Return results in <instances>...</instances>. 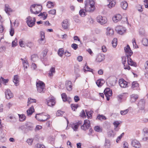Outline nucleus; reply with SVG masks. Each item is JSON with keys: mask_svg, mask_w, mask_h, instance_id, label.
<instances>
[{"mask_svg": "<svg viewBox=\"0 0 148 148\" xmlns=\"http://www.w3.org/2000/svg\"><path fill=\"white\" fill-rule=\"evenodd\" d=\"M85 8L86 11L92 12L95 9V2L93 0H86L84 2Z\"/></svg>", "mask_w": 148, "mask_h": 148, "instance_id": "1", "label": "nucleus"}, {"mask_svg": "<svg viewBox=\"0 0 148 148\" xmlns=\"http://www.w3.org/2000/svg\"><path fill=\"white\" fill-rule=\"evenodd\" d=\"M45 84L41 81H39L36 83V86L38 92L40 93L44 92L45 90Z\"/></svg>", "mask_w": 148, "mask_h": 148, "instance_id": "2", "label": "nucleus"}, {"mask_svg": "<svg viewBox=\"0 0 148 148\" xmlns=\"http://www.w3.org/2000/svg\"><path fill=\"white\" fill-rule=\"evenodd\" d=\"M47 114L45 113H40L36 114L35 116L36 118L38 121H47L50 118V116L48 115L47 117L45 119H42L43 116H47Z\"/></svg>", "mask_w": 148, "mask_h": 148, "instance_id": "3", "label": "nucleus"}, {"mask_svg": "<svg viewBox=\"0 0 148 148\" xmlns=\"http://www.w3.org/2000/svg\"><path fill=\"white\" fill-rule=\"evenodd\" d=\"M90 126V121L88 120H85L84 121L83 124L81 126V129L86 131L88 129Z\"/></svg>", "mask_w": 148, "mask_h": 148, "instance_id": "4", "label": "nucleus"}, {"mask_svg": "<svg viewBox=\"0 0 148 148\" xmlns=\"http://www.w3.org/2000/svg\"><path fill=\"white\" fill-rule=\"evenodd\" d=\"M97 22L101 25L106 24L107 21L106 17H102L101 16H99L97 17Z\"/></svg>", "mask_w": 148, "mask_h": 148, "instance_id": "5", "label": "nucleus"}, {"mask_svg": "<svg viewBox=\"0 0 148 148\" xmlns=\"http://www.w3.org/2000/svg\"><path fill=\"white\" fill-rule=\"evenodd\" d=\"M115 30L119 34L122 35L125 32L126 29L125 27L119 25L116 26Z\"/></svg>", "mask_w": 148, "mask_h": 148, "instance_id": "6", "label": "nucleus"}, {"mask_svg": "<svg viewBox=\"0 0 148 148\" xmlns=\"http://www.w3.org/2000/svg\"><path fill=\"white\" fill-rule=\"evenodd\" d=\"M104 92L106 97L107 100L109 101L110 100V97L112 95V91L110 90L109 88H107L104 90Z\"/></svg>", "mask_w": 148, "mask_h": 148, "instance_id": "7", "label": "nucleus"}, {"mask_svg": "<svg viewBox=\"0 0 148 148\" xmlns=\"http://www.w3.org/2000/svg\"><path fill=\"white\" fill-rule=\"evenodd\" d=\"M55 103V100L53 97L49 98L47 100V104L49 106H54Z\"/></svg>", "mask_w": 148, "mask_h": 148, "instance_id": "8", "label": "nucleus"}, {"mask_svg": "<svg viewBox=\"0 0 148 148\" xmlns=\"http://www.w3.org/2000/svg\"><path fill=\"white\" fill-rule=\"evenodd\" d=\"M5 94L6 99H8L12 98L13 97V93L11 92L10 90L8 89H6Z\"/></svg>", "mask_w": 148, "mask_h": 148, "instance_id": "9", "label": "nucleus"}, {"mask_svg": "<svg viewBox=\"0 0 148 148\" xmlns=\"http://www.w3.org/2000/svg\"><path fill=\"white\" fill-rule=\"evenodd\" d=\"M72 84L71 81H67L65 83V86L66 89L69 91H71L72 89Z\"/></svg>", "mask_w": 148, "mask_h": 148, "instance_id": "10", "label": "nucleus"}, {"mask_svg": "<svg viewBox=\"0 0 148 148\" xmlns=\"http://www.w3.org/2000/svg\"><path fill=\"white\" fill-rule=\"evenodd\" d=\"M124 50L125 52L127 53V55H128L130 57L133 54V52L128 45H127L126 47H125Z\"/></svg>", "mask_w": 148, "mask_h": 148, "instance_id": "11", "label": "nucleus"}, {"mask_svg": "<svg viewBox=\"0 0 148 148\" xmlns=\"http://www.w3.org/2000/svg\"><path fill=\"white\" fill-rule=\"evenodd\" d=\"M119 84L120 86L122 88H126L127 86V82L123 79L119 80Z\"/></svg>", "mask_w": 148, "mask_h": 148, "instance_id": "12", "label": "nucleus"}, {"mask_svg": "<svg viewBox=\"0 0 148 148\" xmlns=\"http://www.w3.org/2000/svg\"><path fill=\"white\" fill-rule=\"evenodd\" d=\"M131 144L133 146L136 148H140L141 147L139 142L136 140H133L132 141Z\"/></svg>", "mask_w": 148, "mask_h": 148, "instance_id": "13", "label": "nucleus"}, {"mask_svg": "<svg viewBox=\"0 0 148 148\" xmlns=\"http://www.w3.org/2000/svg\"><path fill=\"white\" fill-rule=\"evenodd\" d=\"M26 21L28 26L30 27H32L35 24L33 20L32 19L31 17L30 16L27 18Z\"/></svg>", "mask_w": 148, "mask_h": 148, "instance_id": "14", "label": "nucleus"}, {"mask_svg": "<svg viewBox=\"0 0 148 148\" xmlns=\"http://www.w3.org/2000/svg\"><path fill=\"white\" fill-rule=\"evenodd\" d=\"M126 57L127 59V62L128 64L129 65L131 66H134L135 67L137 66V64L136 63L134 62L131 59V58L129 57L128 55H126Z\"/></svg>", "mask_w": 148, "mask_h": 148, "instance_id": "15", "label": "nucleus"}, {"mask_svg": "<svg viewBox=\"0 0 148 148\" xmlns=\"http://www.w3.org/2000/svg\"><path fill=\"white\" fill-rule=\"evenodd\" d=\"M25 128L29 130H32L33 129L34 125L32 123L28 122L25 124Z\"/></svg>", "mask_w": 148, "mask_h": 148, "instance_id": "16", "label": "nucleus"}, {"mask_svg": "<svg viewBox=\"0 0 148 148\" xmlns=\"http://www.w3.org/2000/svg\"><path fill=\"white\" fill-rule=\"evenodd\" d=\"M145 104V100L143 99H141L138 102V106L139 108V109L141 110H143L144 109V106Z\"/></svg>", "mask_w": 148, "mask_h": 148, "instance_id": "17", "label": "nucleus"}, {"mask_svg": "<svg viewBox=\"0 0 148 148\" xmlns=\"http://www.w3.org/2000/svg\"><path fill=\"white\" fill-rule=\"evenodd\" d=\"M122 18L120 14H116L113 17L112 20L115 23H117L120 21Z\"/></svg>", "mask_w": 148, "mask_h": 148, "instance_id": "18", "label": "nucleus"}, {"mask_svg": "<svg viewBox=\"0 0 148 148\" xmlns=\"http://www.w3.org/2000/svg\"><path fill=\"white\" fill-rule=\"evenodd\" d=\"M105 59V56L102 54H99L96 59L97 62H100L103 61Z\"/></svg>", "mask_w": 148, "mask_h": 148, "instance_id": "19", "label": "nucleus"}, {"mask_svg": "<svg viewBox=\"0 0 148 148\" xmlns=\"http://www.w3.org/2000/svg\"><path fill=\"white\" fill-rule=\"evenodd\" d=\"M68 20L66 19L63 21L62 23V27L64 29H67L69 25Z\"/></svg>", "mask_w": 148, "mask_h": 148, "instance_id": "20", "label": "nucleus"}, {"mask_svg": "<svg viewBox=\"0 0 148 148\" xmlns=\"http://www.w3.org/2000/svg\"><path fill=\"white\" fill-rule=\"evenodd\" d=\"M34 106H32L27 111V115L29 116L32 114L34 112Z\"/></svg>", "mask_w": 148, "mask_h": 148, "instance_id": "21", "label": "nucleus"}, {"mask_svg": "<svg viewBox=\"0 0 148 148\" xmlns=\"http://www.w3.org/2000/svg\"><path fill=\"white\" fill-rule=\"evenodd\" d=\"M107 32L106 34L107 35L111 36L113 35L114 34V31L112 28L108 27L107 28Z\"/></svg>", "mask_w": 148, "mask_h": 148, "instance_id": "22", "label": "nucleus"}, {"mask_svg": "<svg viewBox=\"0 0 148 148\" xmlns=\"http://www.w3.org/2000/svg\"><path fill=\"white\" fill-rule=\"evenodd\" d=\"M55 73V69L54 67H52L49 71V73H48V76L50 77H52L53 74Z\"/></svg>", "mask_w": 148, "mask_h": 148, "instance_id": "23", "label": "nucleus"}, {"mask_svg": "<svg viewBox=\"0 0 148 148\" xmlns=\"http://www.w3.org/2000/svg\"><path fill=\"white\" fill-rule=\"evenodd\" d=\"M138 85L136 82H134L132 84V88L133 90L137 89L139 87Z\"/></svg>", "mask_w": 148, "mask_h": 148, "instance_id": "24", "label": "nucleus"}, {"mask_svg": "<svg viewBox=\"0 0 148 148\" xmlns=\"http://www.w3.org/2000/svg\"><path fill=\"white\" fill-rule=\"evenodd\" d=\"M138 98V96L137 95L132 94L131 95L130 101L132 102H134Z\"/></svg>", "mask_w": 148, "mask_h": 148, "instance_id": "25", "label": "nucleus"}, {"mask_svg": "<svg viewBox=\"0 0 148 148\" xmlns=\"http://www.w3.org/2000/svg\"><path fill=\"white\" fill-rule=\"evenodd\" d=\"M121 5L123 9L126 10L128 6V4L126 1H124L121 2Z\"/></svg>", "mask_w": 148, "mask_h": 148, "instance_id": "26", "label": "nucleus"}, {"mask_svg": "<svg viewBox=\"0 0 148 148\" xmlns=\"http://www.w3.org/2000/svg\"><path fill=\"white\" fill-rule=\"evenodd\" d=\"M110 145V140L107 139H105V142L104 144L105 148H109Z\"/></svg>", "mask_w": 148, "mask_h": 148, "instance_id": "27", "label": "nucleus"}, {"mask_svg": "<svg viewBox=\"0 0 148 148\" xmlns=\"http://www.w3.org/2000/svg\"><path fill=\"white\" fill-rule=\"evenodd\" d=\"M18 76L17 75H15L14 76V78L13 80V82L14 83L15 85L16 86H18Z\"/></svg>", "mask_w": 148, "mask_h": 148, "instance_id": "28", "label": "nucleus"}, {"mask_svg": "<svg viewBox=\"0 0 148 148\" xmlns=\"http://www.w3.org/2000/svg\"><path fill=\"white\" fill-rule=\"evenodd\" d=\"M85 112L88 118L91 119L92 118V114L93 112L92 111H89L87 110H85Z\"/></svg>", "mask_w": 148, "mask_h": 148, "instance_id": "29", "label": "nucleus"}, {"mask_svg": "<svg viewBox=\"0 0 148 148\" xmlns=\"http://www.w3.org/2000/svg\"><path fill=\"white\" fill-rule=\"evenodd\" d=\"M5 11L6 13L8 14L9 12L12 11V9L10 8L8 5L6 4L5 5Z\"/></svg>", "mask_w": 148, "mask_h": 148, "instance_id": "30", "label": "nucleus"}, {"mask_svg": "<svg viewBox=\"0 0 148 148\" xmlns=\"http://www.w3.org/2000/svg\"><path fill=\"white\" fill-rule=\"evenodd\" d=\"M85 12H87L86 11L85 9H81L80 10L79 12V14L80 16L82 17H84L86 16V13ZM87 12H88L87 11Z\"/></svg>", "mask_w": 148, "mask_h": 148, "instance_id": "31", "label": "nucleus"}, {"mask_svg": "<svg viewBox=\"0 0 148 148\" xmlns=\"http://www.w3.org/2000/svg\"><path fill=\"white\" fill-rule=\"evenodd\" d=\"M19 120L20 121L22 122L25 121L26 119V116L23 114H18Z\"/></svg>", "mask_w": 148, "mask_h": 148, "instance_id": "32", "label": "nucleus"}, {"mask_svg": "<svg viewBox=\"0 0 148 148\" xmlns=\"http://www.w3.org/2000/svg\"><path fill=\"white\" fill-rule=\"evenodd\" d=\"M58 54L61 57H62L64 53V51L63 48H60L58 51Z\"/></svg>", "mask_w": 148, "mask_h": 148, "instance_id": "33", "label": "nucleus"}, {"mask_svg": "<svg viewBox=\"0 0 148 148\" xmlns=\"http://www.w3.org/2000/svg\"><path fill=\"white\" fill-rule=\"evenodd\" d=\"M120 123L117 121H115L114 122L113 124L114 127H115L114 129L116 131H118L119 129L117 128V127L118 126Z\"/></svg>", "mask_w": 148, "mask_h": 148, "instance_id": "34", "label": "nucleus"}, {"mask_svg": "<svg viewBox=\"0 0 148 148\" xmlns=\"http://www.w3.org/2000/svg\"><path fill=\"white\" fill-rule=\"evenodd\" d=\"M38 59V57L36 55L33 54L31 56V60L33 62H35Z\"/></svg>", "mask_w": 148, "mask_h": 148, "instance_id": "35", "label": "nucleus"}, {"mask_svg": "<svg viewBox=\"0 0 148 148\" xmlns=\"http://www.w3.org/2000/svg\"><path fill=\"white\" fill-rule=\"evenodd\" d=\"M117 39L116 38H114L113 40L112 41V44L113 46V47H115L117 45Z\"/></svg>", "mask_w": 148, "mask_h": 148, "instance_id": "36", "label": "nucleus"}, {"mask_svg": "<svg viewBox=\"0 0 148 148\" xmlns=\"http://www.w3.org/2000/svg\"><path fill=\"white\" fill-rule=\"evenodd\" d=\"M116 3L114 1L112 0L111 2H110L109 4L108 5V7L110 8H112L114 6Z\"/></svg>", "mask_w": 148, "mask_h": 148, "instance_id": "37", "label": "nucleus"}, {"mask_svg": "<svg viewBox=\"0 0 148 148\" xmlns=\"http://www.w3.org/2000/svg\"><path fill=\"white\" fill-rule=\"evenodd\" d=\"M36 100L35 99H33L31 98H28L27 102V106H29V105L32 103H36Z\"/></svg>", "mask_w": 148, "mask_h": 148, "instance_id": "38", "label": "nucleus"}, {"mask_svg": "<svg viewBox=\"0 0 148 148\" xmlns=\"http://www.w3.org/2000/svg\"><path fill=\"white\" fill-rule=\"evenodd\" d=\"M93 70L90 68L88 66H86L84 67V72L88 71L92 73Z\"/></svg>", "mask_w": 148, "mask_h": 148, "instance_id": "39", "label": "nucleus"}, {"mask_svg": "<svg viewBox=\"0 0 148 148\" xmlns=\"http://www.w3.org/2000/svg\"><path fill=\"white\" fill-rule=\"evenodd\" d=\"M62 98L63 99V100L64 101H67V96L65 93H63L61 95Z\"/></svg>", "mask_w": 148, "mask_h": 148, "instance_id": "40", "label": "nucleus"}, {"mask_svg": "<svg viewBox=\"0 0 148 148\" xmlns=\"http://www.w3.org/2000/svg\"><path fill=\"white\" fill-rule=\"evenodd\" d=\"M143 44L145 46H148V40L146 38H143L142 41Z\"/></svg>", "mask_w": 148, "mask_h": 148, "instance_id": "41", "label": "nucleus"}, {"mask_svg": "<svg viewBox=\"0 0 148 148\" xmlns=\"http://www.w3.org/2000/svg\"><path fill=\"white\" fill-rule=\"evenodd\" d=\"M97 118L98 119L101 121H102L103 120H106V118L105 116H104L103 115H99L97 116Z\"/></svg>", "mask_w": 148, "mask_h": 148, "instance_id": "42", "label": "nucleus"}, {"mask_svg": "<svg viewBox=\"0 0 148 148\" xmlns=\"http://www.w3.org/2000/svg\"><path fill=\"white\" fill-rule=\"evenodd\" d=\"M47 6L49 8H51L52 6L53 7L54 6V5L52 2L51 1H48L47 2Z\"/></svg>", "mask_w": 148, "mask_h": 148, "instance_id": "43", "label": "nucleus"}, {"mask_svg": "<svg viewBox=\"0 0 148 148\" xmlns=\"http://www.w3.org/2000/svg\"><path fill=\"white\" fill-rule=\"evenodd\" d=\"M64 112L61 110H58L56 113V115L57 116H62Z\"/></svg>", "mask_w": 148, "mask_h": 148, "instance_id": "44", "label": "nucleus"}, {"mask_svg": "<svg viewBox=\"0 0 148 148\" xmlns=\"http://www.w3.org/2000/svg\"><path fill=\"white\" fill-rule=\"evenodd\" d=\"M94 130L98 132H102V130L100 128L99 126H96L94 127Z\"/></svg>", "mask_w": 148, "mask_h": 148, "instance_id": "45", "label": "nucleus"}, {"mask_svg": "<svg viewBox=\"0 0 148 148\" xmlns=\"http://www.w3.org/2000/svg\"><path fill=\"white\" fill-rule=\"evenodd\" d=\"M14 29L13 28L12 26L11 25V29L10 30V35L11 36H13L14 34Z\"/></svg>", "mask_w": 148, "mask_h": 148, "instance_id": "46", "label": "nucleus"}, {"mask_svg": "<svg viewBox=\"0 0 148 148\" xmlns=\"http://www.w3.org/2000/svg\"><path fill=\"white\" fill-rule=\"evenodd\" d=\"M129 111V109H127L125 110L121 111L120 113L122 115H124L126 114Z\"/></svg>", "mask_w": 148, "mask_h": 148, "instance_id": "47", "label": "nucleus"}, {"mask_svg": "<svg viewBox=\"0 0 148 148\" xmlns=\"http://www.w3.org/2000/svg\"><path fill=\"white\" fill-rule=\"evenodd\" d=\"M17 42V39L16 38L15 40L12 42V47H15L16 45V43Z\"/></svg>", "mask_w": 148, "mask_h": 148, "instance_id": "48", "label": "nucleus"}, {"mask_svg": "<svg viewBox=\"0 0 148 148\" xmlns=\"http://www.w3.org/2000/svg\"><path fill=\"white\" fill-rule=\"evenodd\" d=\"M139 34L141 36H144L145 34V30L143 29H140L139 31Z\"/></svg>", "mask_w": 148, "mask_h": 148, "instance_id": "49", "label": "nucleus"}, {"mask_svg": "<svg viewBox=\"0 0 148 148\" xmlns=\"http://www.w3.org/2000/svg\"><path fill=\"white\" fill-rule=\"evenodd\" d=\"M39 10H36V12H34V14H38L40 12L42 9V7L41 5H40L39 6Z\"/></svg>", "mask_w": 148, "mask_h": 148, "instance_id": "50", "label": "nucleus"}, {"mask_svg": "<svg viewBox=\"0 0 148 148\" xmlns=\"http://www.w3.org/2000/svg\"><path fill=\"white\" fill-rule=\"evenodd\" d=\"M77 105H75L74 104H72L71 105V108L73 111H75V110L77 108Z\"/></svg>", "mask_w": 148, "mask_h": 148, "instance_id": "51", "label": "nucleus"}, {"mask_svg": "<svg viewBox=\"0 0 148 148\" xmlns=\"http://www.w3.org/2000/svg\"><path fill=\"white\" fill-rule=\"evenodd\" d=\"M122 64L125 66V64L126 61V57L123 56L122 57Z\"/></svg>", "mask_w": 148, "mask_h": 148, "instance_id": "52", "label": "nucleus"}, {"mask_svg": "<svg viewBox=\"0 0 148 148\" xmlns=\"http://www.w3.org/2000/svg\"><path fill=\"white\" fill-rule=\"evenodd\" d=\"M96 83L97 85V86L99 87H100L102 85H103V83H101V81L99 79L97 81Z\"/></svg>", "mask_w": 148, "mask_h": 148, "instance_id": "53", "label": "nucleus"}, {"mask_svg": "<svg viewBox=\"0 0 148 148\" xmlns=\"http://www.w3.org/2000/svg\"><path fill=\"white\" fill-rule=\"evenodd\" d=\"M45 38L41 37L40 39L39 40L38 42L40 44H42L45 43V41L44 40Z\"/></svg>", "mask_w": 148, "mask_h": 148, "instance_id": "54", "label": "nucleus"}, {"mask_svg": "<svg viewBox=\"0 0 148 148\" xmlns=\"http://www.w3.org/2000/svg\"><path fill=\"white\" fill-rule=\"evenodd\" d=\"M71 47L74 49L76 50L78 48V45H77L73 43L71 45Z\"/></svg>", "mask_w": 148, "mask_h": 148, "instance_id": "55", "label": "nucleus"}, {"mask_svg": "<svg viewBox=\"0 0 148 148\" xmlns=\"http://www.w3.org/2000/svg\"><path fill=\"white\" fill-rule=\"evenodd\" d=\"M33 140L32 138L29 139L27 140V142L29 145H31L33 142Z\"/></svg>", "mask_w": 148, "mask_h": 148, "instance_id": "56", "label": "nucleus"}, {"mask_svg": "<svg viewBox=\"0 0 148 148\" xmlns=\"http://www.w3.org/2000/svg\"><path fill=\"white\" fill-rule=\"evenodd\" d=\"M34 45L33 43L31 42H28L27 45V46L29 48L32 47Z\"/></svg>", "mask_w": 148, "mask_h": 148, "instance_id": "57", "label": "nucleus"}, {"mask_svg": "<svg viewBox=\"0 0 148 148\" xmlns=\"http://www.w3.org/2000/svg\"><path fill=\"white\" fill-rule=\"evenodd\" d=\"M49 13L55 15L56 14V10L53 9L49 11Z\"/></svg>", "mask_w": 148, "mask_h": 148, "instance_id": "58", "label": "nucleus"}, {"mask_svg": "<svg viewBox=\"0 0 148 148\" xmlns=\"http://www.w3.org/2000/svg\"><path fill=\"white\" fill-rule=\"evenodd\" d=\"M48 51V50L47 49H45L43 51V57H45Z\"/></svg>", "mask_w": 148, "mask_h": 148, "instance_id": "59", "label": "nucleus"}, {"mask_svg": "<svg viewBox=\"0 0 148 148\" xmlns=\"http://www.w3.org/2000/svg\"><path fill=\"white\" fill-rule=\"evenodd\" d=\"M64 54L65 56L67 57H70L71 56V53L69 52L68 51H66L64 52Z\"/></svg>", "mask_w": 148, "mask_h": 148, "instance_id": "60", "label": "nucleus"}, {"mask_svg": "<svg viewBox=\"0 0 148 148\" xmlns=\"http://www.w3.org/2000/svg\"><path fill=\"white\" fill-rule=\"evenodd\" d=\"M37 148H45V146L40 144H37Z\"/></svg>", "mask_w": 148, "mask_h": 148, "instance_id": "61", "label": "nucleus"}, {"mask_svg": "<svg viewBox=\"0 0 148 148\" xmlns=\"http://www.w3.org/2000/svg\"><path fill=\"white\" fill-rule=\"evenodd\" d=\"M78 125L76 124L75 125H74L73 126H72V128L74 131H76L78 128Z\"/></svg>", "mask_w": 148, "mask_h": 148, "instance_id": "62", "label": "nucleus"}, {"mask_svg": "<svg viewBox=\"0 0 148 148\" xmlns=\"http://www.w3.org/2000/svg\"><path fill=\"white\" fill-rule=\"evenodd\" d=\"M94 131L91 128H90L89 130V132L88 134V135L89 136H92V133Z\"/></svg>", "mask_w": 148, "mask_h": 148, "instance_id": "63", "label": "nucleus"}, {"mask_svg": "<svg viewBox=\"0 0 148 148\" xmlns=\"http://www.w3.org/2000/svg\"><path fill=\"white\" fill-rule=\"evenodd\" d=\"M74 101L75 102H77L80 99L79 97L77 96H75L74 97Z\"/></svg>", "mask_w": 148, "mask_h": 148, "instance_id": "64", "label": "nucleus"}]
</instances>
